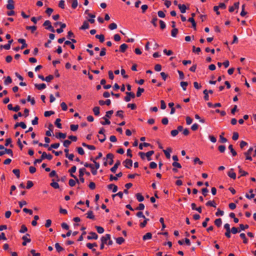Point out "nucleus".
Here are the masks:
<instances>
[{
    "label": "nucleus",
    "instance_id": "nucleus-1",
    "mask_svg": "<svg viewBox=\"0 0 256 256\" xmlns=\"http://www.w3.org/2000/svg\"><path fill=\"white\" fill-rule=\"evenodd\" d=\"M43 26H45L46 28L50 30V32H55V30L52 26L51 22L50 20H46L43 24Z\"/></svg>",
    "mask_w": 256,
    "mask_h": 256
},
{
    "label": "nucleus",
    "instance_id": "nucleus-2",
    "mask_svg": "<svg viewBox=\"0 0 256 256\" xmlns=\"http://www.w3.org/2000/svg\"><path fill=\"white\" fill-rule=\"evenodd\" d=\"M76 168L75 166H72L70 169L68 170V172L70 173V175L72 177L74 178L78 183H79V180L77 177L73 174L76 172Z\"/></svg>",
    "mask_w": 256,
    "mask_h": 256
},
{
    "label": "nucleus",
    "instance_id": "nucleus-3",
    "mask_svg": "<svg viewBox=\"0 0 256 256\" xmlns=\"http://www.w3.org/2000/svg\"><path fill=\"white\" fill-rule=\"evenodd\" d=\"M126 96L124 97V100L128 102L130 100L131 98H135V94L132 92H126Z\"/></svg>",
    "mask_w": 256,
    "mask_h": 256
},
{
    "label": "nucleus",
    "instance_id": "nucleus-4",
    "mask_svg": "<svg viewBox=\"0 0 256 256\" xmlns=\"http://www.w3.org/2000/svg\"><path fill=\"white\" fill-rule=\"evenodd\" d=\"M124 166L128 168H130L132 165V161L130 159H126L124 162Z\"/></svg>",
    "mask_w": 256,
    "mask_h": 256
},
{
    "label": "nucleus",
    "instance_id": "nucleus-5",
    "mask_svg": "<svg viewBox=\"0 0 256 256\" xmlns=\"http://www.w3.org/2000/svg\"><path fill=\"white\" fill-rule=\"evenodd\" d=\"M253 150V148L250 147L247 152H244V154L246 156V160H252V158L250 156L252 151Z\"/></svg>",
    "mask_w": 256,
    "mask_h": 256
},
{
    "label": "nucleus",
    "instance_id": "nucleus-6",
    "mask_svg": "<svg viewBox=\"0 0 256 256\" xmlns=\"http://www.w3.org/2000/svg\"><path fill=\"white\" fill-rule=\"evenodd\" d=\"M114 156L112 153H109L106 154V160H108V164L110 165H112L114 163Z\"/></svg>",
    "mask_w": 256,
    "mask_h": 256
},
{
    "label": "nucleus",
    "instance_id": "nucleus-7",
    "mask_svg": "<svg viewBox=\"0 0 256 256\" xmlns=\"http://www.w3.org/2000/svg\"><path fill=\"white\" fill-rule=\"evenodd\" d=\"M220 8H224V2H221L219 4L218 6H214V10L216 12V14L219 15L220 14L218 9Z\"/></svg>",
    "mask_w": 256,
    "mask_h": 256
},
{
    "label": "nucleus",
    "instance_id": "nucleus-8",
    "mask_svg": "<svg viewBox=\"0 0 256 256\" xmlns=\"http://www.w3.org/2000/svg\"><path fill=\"white\" fill-rule=\"evenodd\" d=\"M4 151H0V156H2L5 154H10L12 156H13L12 150L11 149H8L5 148Z\"/></svg>",
    "mask_w": 256,
    "mask_h": 256
},
{
    "label": "nucleus",
    "instance_id": "nucleus-9",
    "mask_svg": "<svg viewBox=\"0 0 256 256\" xmlns=\"http://www.w3.org/2000/svg\"><path fill=\"white\" fill-rule=\"evenodd\" d=\"M98 238V235L94 232H90L87 236L88 240H96Z\"/></svg>",
    "mask_w": 256,
    "mask_h": 256
},
{
    "label": "nucleus",
    "instance_id": "nucleus-10",
    "mask_svg": "<svg viewBox=\"0 0 256 256\" xmlns=\"http://www.w3.org/2000/svg\"><path fill=\"white\" fill-rule=\"evenodd\" d=\"M108 240H110V234H106L100 238L101 242L106 244H108Z\"/></svg>",
    "mask_w": 256,
    "mask_h": 256
},
{
    "label": "nucleus",
    "instance_id": "nucleus-11",
    "mask_svg": "<svg viewBox=\"0 0 256 256\" xmlns=\"http://www.w3.org/2000/svg\"><path fill=\"white\" fill-rule=\"evenodd\" d=\"M41 158L42 160L46 158L48 160H51L52 158V156L50 154H47L46 152H43L41 156Z\"/></svg>",
    "mask_w": 256,
    "mask_h": 256
},
{
    "label": "nucleus",
    "instance_id": "nucleus-12",
    "mask_svg": "<svg viewBox=\"0 0 256 256\" xmlns=\"http://www.w3.org/2000/svg\"><path fill=\"white\" fill-rule=\"evenodd\" d=\"M8 4L6 5V8L10 10H12L14 8V2L13 0H8Z\"/></svg>",
    "mask_w": 256,
    "mask_h": 256
},
{
    "label": "nucleus",
    "instance_id": "nucleus-13",
    "mask_svg": "<svg viewBox=\"0 0 256 256\" xmlns=\"http://www.w3.org/2000/svg\"><path fill=\"white\" fill-rule=\"evenodd\" d=\"M120 164V162L118 160L116 162V164L113 167H112L110 168V171L112 172L113 173H115L117 168H118V166Z\"/></svg>",
    "mask_w": 256,
    "mask_h": 256
},
{
    "label": "nucleus",
    "instance_id": "nucleus-14",
    "mask_svg": "<svg viewBox=\"0 0 256 256\" xmlns=\"http://www.w3.org/2000/svg\"><path fill=\"white\" fill-rule=\"evenodd\" d=\"M18 42L22 44V46L20 47V49L22 50L28 46V44L26 42V40L23 38H19L18 40Z\"/></svg>",
    "mask_w": 256,
    "mask_h": 256
},
{
    "label": "nucleus",
    "instance_id": "nucleus-15",
    "mask_svg": "<svg viewBox=\"0 0 256 256\" xmlns=\"http://www.w3.org/2000/svg\"><path fill=\"white\" fill-rule=\"evenodd\" d=\"M239 2H235L234 6H231L229 8L230 12H232L235 9H238L239 7Z\"/></svg>",
    "mask_w": 256,
    "mask_h": 256
},
{
    "label": "nucleus",
    "instance_id": "nucleus-16",
    "mask_svg": "<svg viewBox=\"0 0 256 256\" xmlns=\"http://www.w3.org/2000/svg\"><path fill=\"white\" fill-rule=\"evenodd\" d=\"M98 104L100 106H103L104 104H106L107 106H110L111 104V101L110 99H108L105 101H104L103 100H100L98 101Z\"/></svg>",
    "mask_w": 256,
    "mask_h": 256
},
{
    "label": "nucleus",
    "instance_id": "nucleus-17",
    "mask_svg": "<svg viewBox=\"0 0 256 256\" xmlns=\"http://www.w3.org/2000/svg\"><path fill=\"white\" fill-rule=\"evenodd\" d=\"M172 148H167L166 150H163L164 152V153L166 156L167 158H170V152H172Z\"/></svg>",
    "mask_w": 256,
    "mask_h": 256
},
{
    "label": "nucleus",
    "instance_id": "nucleus-18",
    "mask_svg": "<svg viewBox=\"0 0 256 256\" xmlns=\"http://www.w3.org/2000/svg\"><path fill=\"white\" fill-rule=\"evenodd\" d=\"M228 175L232 178L234 180L236 178V174L232 168L228 172Z\"/></svg>",
    "mask_w": 256,
    "mask_h": 256
},
{
    "label": "nucleus",
    "instance_id": "nucleus-19",
    "mask_svg": "<svg viewBox=\"0 0 256 256\" xmlns=\"http://www.w3.org/2000/svg\"><path fill=\"white\" fill-rule=\"evenodd\" d=\"M108 188L109 190H112L113 192H116L118 190V186L114 184H110L108 186Z\"/></svg>",
    "mask_w": 256,
    "mask_h": 256
},
{
    "label": "nucleus",
    "instance_id": "nucleus-20",
    "mask_svg": "<svg viewBox=\"0 0 256 256\" xmlns=\"http://www.w3.org/2000/svg\"><path fill=\"white\" fill-rule=\"evenodd\" d=\"M178 8L180 9V12L182 14L185 13L186 10V7L185 4H178Z\"/></svg>",
    "mask_w": 256,
    "mask_h": 256
},
{
    "label": "nucleus",
    "instance_id": "nucleus-21",
    "mask_svg": "<svg viewBox=\"0 0 256 256\" xmlns=\"http://www.w3.org/2000/svg\"><path fill=\"white\" fill-rule=\"evenodd\" d=\"M89 26H89V24H88V22L87 20H85L83 22V24L81 26V27H80V29L82 30H86V29L88 28Z\"/></svg>",
    "mask_w": 256,
    "mask_h": 256
},
{
    "label": "nucleus",
    "instance_id": "nucleus-22",
    "mask_svg": "<svg viewBox=\"0 0 256 256\" xmlns=\"http://www.w3.org/2000/svg\"><path fill=\"white\" fill-rule=\"evenodd\" d=\"M34 86L38 90H42L46 88V85L44 83L40 84H35Z\"/></svg>",
    "mask_w": 256,
    "mask_h": 256
},
{
    "label": "nucleus",
    "instance_id": "nucleus-23",
    "mask_svg": "<svg viewBox=\"0 0 256 256\" xmlns=\"http://www.w3.org/2000/svg\"><path fill=\"white\" fill-rule=\"evenodd\" d=\"M154 150H150L147 152L146 153H145V155L146 156V158L148 161H150L152 160L151 156L154 154Z\"/></svg>",
    "mask_w": 256,
    "mask_h": 256
},
{
    "label": "nucleus",
    "instance_id": "nucleus-24",
    "mask_svg": "<svg viewBox=\"0 0 256 256\" xmlns=\"http://www.w3.org/2000/svg\"><path fill=\"white\" fill-rule=\"evenodd\" d=\"M128 45L126 44H123L120 46V51L122 52H124L128 48Z\"/></svg>",
    "mask_w": 256,
    "mask_h": 256
},
{
    "label": "nucleus",
    "instance_id": "nucleus-25",
    "mask_svg": "<svg viewBox=\"0 0 256 256\" xmlns=\"http://www.w3.org/2000/svg\"><path fill=\"white\" fill-rule=\"evenodd\" d=\"M152 238V234L150 232H147L146 234H144L142 237V240H150Z\"/></svg>",
    "mask_w": 256,
    "mask_h": 256
},
{
    "label": "nucleus",
    "instance_id": "nucleus-26",
    "mask_svg": "<svg viewBox=\"0 0 256 256\" xmlns=\"http://www.w3.org/2000/svg\"><path fill=\"white\" fill-rule=\"evenodd\" d=\"M214 224L218 226V228H220L222 224V220L221 218H217L214 220Z\"/></svg>",
    "mask_w": 256,
    "mask_h": 256
},
{
    "label": "nucleus",
    "instance_id": "nucleus-27",
    "mask_svg": "<svg viewBox=\"0 0 256 256\" xmlns=\"http://www.w3.org/2000/svg\"><path fill=\"white\" fill-rule=\"evenodd\" d=\"M228 148L230 150V152L232 153V154L233 156H236L237 153H236V151L233 148L232 145L230 144L228 146Z\"/></svg>",
    "mask_w": 256,
    "mask_h": 256
},
{
    "label": "nucleus",
    "instance_id": "nucleus-28",
    "mask_svg": "<svg viewBox=\"0 0 256 256\" xmlns=\"http://www.w3.org/2000/svg\"><path fill=\"white\" fill-rule=\"evenodd\" d=\"M188 21L190 22L192 24V28L196 30V22L193 18H188Z\"/></svg>",
    "mask_w": 256,
    "mask_h": 256
},
{
    "label": "nucleus",
    "instance_id": "nucleus-29",
    "mask_svg": "<svg viewBox=\"0 0 256 256\" xmlns=\"http://www.w3.org/2000/svg\"><path fill=\"white\" fill-rule=\"evenodd\" d=\"M136 199L140 202H142L144 200V197L140 193L136 194Z\"/></svg>",
    "mask_w": 256,
    "mask_h": 256
},
{
    "label": "nucleus",
    "instance_id": "nucleus-30",
    "mask_svg": "<svg viewBox=\"0 0 256 256\" xmlns=\"http://www.w3.org/2000/svg\"><path fill=\"white\" fill-rule=\"evenodd\" d=\"M100 108L98 106H95L93 108L92 110L94 115L98 116L100 114Z\"/></svg>",
    "mask_w": 256,
    "mask_h": 256
},
{
    "label": "nucleus",
    "instance_id": "nucleus-31",
    "mask_svg": "<svg viewBox=\"0 0 256 256\" xmlns=\"http://www.w3.org/2000/svg\"><path fill=\"white\" fill-rule=\"evenodd\" d=\"M87 214V218H90V219H92V220H94V214H93V212L92 211H88V213L86 214Z\"/></svg>",
    "mask_w": 256,
    "mask_h": 256
},
{
    "label": "nucleus",
    "instance_id": "nucleus-32",
    "mask_svg": "<svg viewBox=\"0 0 256 256\" xmlns=\"http://www.w3.org/2000/svg\"><path fill=\"white\" fill-rule=\"evenodd\" d=\"M66 135L65 133L58 132V134L56 135V137L58 138H62L64 139L66 138Z\"/></svg>",
    "mask_w": 256,
    "mask_h": 256
},
{
    "label": "nucleus",
    "instance_id": "nucleus-33",
    "mask_svg": "<svg viewBox=\"0 0 256 256\" xmlns=\"http://www.w3.org/2000/svg\"><path fill=\"white\" fill-rule=\"evenodd\" d=\"M96 38L98 39L100 42H103L104 40V36L103 34H96Z\"/></svg>",
    "mask_w": 256,
    "mask_h": 256
},
{
    "label": "nucleus",
    "instance_id": "nucleus-34",
    "mask_svg": "<svg viewBox=\"0 0 256 256\" xmlns=\"http://www.w3.org/2000/svg\"><path fill=\"white\" fill-rule=\"evenodd\" d=\"M239 173L241 174L240 176H246L248 174V173L243 170L240 166H238Z\"/></svg>",
    "mask_w": 256,
    "mask_h": 256
},
{
    "label": "nucleus",
    "instance_id": "nucleus-35",
    "mask_svg": "<svg viewBox=\"0 0 256 256\" xmlns=\"http://www.w3.org/2000/svg\"><path fill=\"white\" fill-rule=\"evenodd\" d=\"M26 29L27 30H31L32 33H34L36 30V26H26Z\"/></svg>",
    "mask_w": 256,
    "mask_h": 256
},
{
    "label": "nucleus",
    "instance_id": "nucleus-36",
    "mask_svg": "<svg viewBox=\"0 0 256 256\" xmlns=\"http://www.w3.org/2000/svg\"><path fill=\"white\" fill-rule=\"evenodd\" d=\"M55 248L57 250L58 252H60L64 250L63 248H62L59 243H56L55 244Z\"/></svg>",
    "mask_w": 256,
    "mask_h": 256
},
{
    "label": "nucleus",
    "instance_id": "nucleus-37",
    "mask_svg": "<svg viewBox=\"0 0 256 256\" xmlns=\"http://www.w3.org/2000/svg\"><path fill=\"white\" fill-rule=\"evenodd\" d=\"M178 29L176 28H174L171 32V35L172 37H176L178 33Z\"/></svg>",
    "mask_w": 256,
    "mask_h": 256
},
{
    "label": "nucleus",
    "instance_id": "nucleus-38",
    "mask_svg": "<svg viewBox=\"0 0 256 256\" xmlns=\"http://www.w3.org/2000/svg\"><path fill=\"white\" fill-rule=\"evenodd\" d=\"M61 120L60 118H56V121H55V122H54V124H56V126L59 128H62V124L60 123Z\"/></svg>",
    "mask_w": 256,
    "mask_h": 256
},
{
    "label": "nucleus",
    "instance_id": "nucleus-39",
    "mask_svg": "<svg viewBox=\"0 0 256 256\" xmlns=\"http://www.w3.org/2000/svg\"><path fill=\"white\" fill-rule=\"evenodd\" d=\"M144 222H141L140 224V227L142 228H144V227H145L147 224L149 220V219L146 218H144Z\"/></svg>",
    "mask_w": 256,
    "mask_h": 256
},
{
    "label": "nucleus",
    "instance_id": "nucleus-40",
    "mask_svg": "<svg viewBox=\"0 0 256 256\" xmlns=\"http://www.w3.org/2000/svg\"><path fill=\"white\" fill-rule=\"evenodd\" d=\"M144 89L143 88H141L140 87H138V91H137V92H136V96L137 97H140L141 94H142V93L143 92H144Z\"/></svg>",
    "mask_w": 256,
    "mask_h": 256
},
{
    "label": "nucleus",
    "instance_id": "nucleus-41",
    "mask_svg": "<svg viewBox=\"0 0 256 256\" xmlns=\"http://www.w3.org/2000/svg\"><path fill=\"white\" fill-rule=\"evenodd\" d=\"M124 242V239L122 237H118L116 238V242L118 244H122Z\"/></svg>",
    "mask_w": 256,
    "mask_h": 256
},
{
    "label": "nucleus",
    "instance_id": "nucleus-42",
    "mask_svg": "<svg viewBox=\"0 0 256 256\" xmlns=\"http://www.w3.org/2000/svg\"><path fill=\"white\" fill-rule=\"evenodd\" d=\"M12 82V80L10 78V76H8L6 78V79L4 80V83L6 85H8V84H10Z\"/></svg>",
    "mask_w": 256,
    "mask_h": 256
},
{
    "label": "nucleus",
    "instance_id": "nucleus-43",
    "mask_svg": "<svg viewBox=\"0 0 256 256\" xmlns=\"http://www.w3.org/2000/svg\"><path fill=\"white\" fill-rule=\"evenodd\" d=\"M12 172L18 178L20 177V171L18 169H14L12 170Z\"/></svg>",
    "mask_w": 256,
    "mask_h": 256
},
{
    "label": "nucleus",
    "instance_id": "nucleus-44",
    "mask_svg": "<svg viewBox=\"0 0 256 256\" xmlns=\"http://www.w3.org/2000/svg\"><path fill=\"white\" fill-rule=\"evenodd\" d=\"M158 20V18L156 16H153L152 20L151 21L152 24L154 25V26L156 27L157 26L156 22Z\"/></svg>",
    "mask_w": 256,
    "mask_h": 256
},
{
    "label": "nucleus",
    "instance_id": "nucleus-45",
    "mask_svg": "<svg viewBox=\"0 0 256 256\" xmlns=\"http://www.w3.org/2000/svg\"><path fill=\"white\" fill-rule=\"evenodd\" d=\"M240 236L242 239H243V242L244 244L248 243V239L246 238V235L244 233H241Z\"/></svg>",
    "mask_w": 256,
    "mask_h": 256
},
{
    "label": "nucleus",
    "instance_id": "nucleus-46",
    "mask_svg": "<svg viewBox=\"0 0 256 256\" xmlns=\"http://www.w3.org/2000/svg\"><path fill=\"white\" fill-rule=\"evenodd\" d=\"M95 228L98 233L102 234L104 232V229L102 227L100 226H96Z\"/></svg>",
    "mask_w": 256,
    "mask_h": 256
},
{
    "label": "nucleus",
    "instance_id": "nucleus-47",
    "mask_svg": "<svg viewBox=\"0 0 256 256\" xmlns=\"http://www.w3.org/2000/svg\"><path fill=\"white\" fill-rule=\"evenodd\" d=\"M180 84V86L184 90H186V86L188 85V83L186 82H181Z\"/></svg>",
    "mask_w": 256,
    "mask_h": 256
},
{
    "label": "nucleus",
    "instance_id": "nucleus-48",
    "mask_svg": "<svg viewBox=\"0 0 256 256\" xmlns=\"http://www.w3.org/2000/svg\"><path fill=\"white\" fill-rule=\"evenodd\" d=\"M27 230H28V228H27L26 226L25 225L23 224L21 226L19 232L20 233H24Z\"/></svg>",
    "mask_w": 256,
    "mask_h": 256
},
{
    "label": "nucleus",
    "instance_id": "nucleus-49",
    "mask_svg": "<svg viewBox=\"0 0 256 256\" xmlns=\"http://www.w3.org/2000/svg\"><path fill=\"white\" fill-rule=\"evenodd\" d=\"M123 114H124L123 110H120L116 112V116H118V117L122 118H123L124 117Z\"/></svg>",
    "mask_w": 256,
    "mask_h": 256
},
{
    "label": "nucleus",
    "instance_id": "nucleus-50",
    "mask_svg": "<svg viewBox=\"0 0 256 256\" xmlns=\"http://www.w3.org/2000/svg\"><path fill=\"white\" fill-rule=\"evenodd\" d=\"M64 44L70 46L72 49L74 50L75 48V46L74 44H72L70 41L66 40L64 42Z\"/></svg>",
    "mask_w": 256,
    "mask_h": 256
},
{
    "label": "nucleus",
    "instance_id": "nucleus-51",
    "mask_svg": "<svg viewBox=\"0 0 256 256\" xmlns=\"http://www.w3.org/2000/svg\"><path fill=\"white\" fill-rule=\"evenodd\" d=\"M103 119L104 120V122H101L100 123L102 125L110 124V122L106 117H104Z\"/></svg>",
    "mask_w": 256,
    "mask_h": 256
},
{
    "label": "nucleus",
    "instance_id": "nucleus-52",
    "mask_svg": "<svg viewBox=\"0 0 256 256\" xmlns=\"http://www.w3.org/2000/svg\"><path fill=\"white\" fill-rule=\"evenodd\" d=\"M86 172L85 168H82L79 170V177L84 176V174Z\"/></svg>",
    "mask_w": 256,
    "mask_h": 256
},
{
    "label": "nucleus",
    "instance_id": "nucleus-53",
    "mask_svg": "<svg viewBox=\"0 0 256 256\" xmlns=\"http://www.w3.org/2000/svg\"><path fill=\"white\" fill-rule=\"evenodd\" d=\"M27 236H30V235L29 234H26V235L24 236H22V239L24 240V241L26 242H30L31 240H30V238H27Z\"/></svg>",
    "mask_w": 256,
    "mask_h": 256
},
{
    "label": "nucleus",
    "instance_id": "nucleus-54",
    "mask_svg": "<svg viewBox=\"0 0 256 256\" xmlns=\"http://www.w3.org/2000/svg\"><path fill=\"white\" fill-rule=\"evenodd\" d=\"M78 124H71L70 126V130L72 131H76L78 130Z\"/></svg>",
    "mask_w": 256,
    "mask_h": 256
},
{
    "label": "nucleus",
    "instance_id": "nucleus-55",
    "mask_svg": "<svg viewBox=\"0 0 256 256\" xmlns=\"http://www.w3.org/2000/svg\"><path fill=\"white\" fill-rule=\"evenodd\" d=\"M54 114V112L52 111V110H50V111H46L44 113V116L46 117H48V116H50L51 115H52V114Z\"/></svg>",
    "mask_w": 256,
    "mask_h": 256
},
{
    "label": "nucleus",
    "instance_id": "nucleus-56",
    "mask_svg": "<svg viewBox=\"0 0 256 256\" xmlns=\"http://www.w3.org/2000/svg\"><path fill=\"white\" fill-rule=\"evenodd\" d=\"M117 28V25L116 24L113 22V23H112L110 24L109 26H108V28L111 30H114V29H116Z\"/></svg>",
    "mask_w": 256,
    "mask_h": 256
},
{
    "label": "nucleus",
    "instance_id": "nucleus-57",
    "mask_svg": "<svg viewBox=\"0 0 256 256\" xmlns=\"http://www.w3.org/2000/svg\"><path fill=\"white\" fill-rule=\"evenodd\" d=\"M72 142L70 140H65L64 142V146L66 148H68L70 145L71 144Z\"/></svg>",
    "mask_w": 256,
    "mask_h": 256
},
{
    "label": "nucleus",
    "instance_id": "nucleus-58",
    "mask_svg": "<svg viewBox=\"0 0 256 256\" xmlns=\"http://www.w3.org/2000/svg\"><path fill=\"white\" fill-rule=\"evenodd\" d=\"M207 206L216 207L215 202L214 201L209 200L206 203Z\"/></svg>",
    "mask_w": 256,
    "mask_h": 256
},
{
    "label": "nucleus",
    "instance_id": "nucleus-59",
    "mask_svg": "<svg viewBox=\"0 0 256 256\" xmlns=\"http://www.w3.org/2000/svg\"><path fill=\"white\" fill-rule=\"evenodd\" d=\"M204 92V99L206 100H209V96H208V91L207 90H204L203 92Z\"/></svg>",
    "mask_w": 256,
    "mask_h": 256
},
{
    "label": "nucleus",
    "instance_id": "nucleus-60",
    "mask_svg": "<svg viewBox=\"0 0 256 256\" xmlns=\"http://www.w3.org/2000/svg\"><path fill=\"white\" fill-rule=\"evenodd\" d=\"M60 106H61L62 110L64 111L68 109L67 105L64 102H62L60 104Z\"/></svg>",
    "mask_w": 256,
    "mask_h": 256
},
{
    "label": "nucleus",
    "instance_id": "nucleus-61",
    "mask_svg": "<svg viewBox=\"0 0 256 256\" xmlns=\"http://www.w3.org/2000/svg\"><path fill=\"white\" fill-rule=\"evenodd\" d=\"M77 152L80 155H84V152L83 148L81 147L77 148Z\"/></svg>",
    "mask_w": 256,
    "mask_h": 256
},
{
    "label": "nucleus",
    "instance_id": "nucleus-62",
    "mask_svg": "<svg viewBox=\"0 0 256 256\" xmlns=\"http://www.w3.org/2000/svg\"><path fill=\"white\" fill-rule=\"evenodd\" d=\"M34 186V184H33L32 182V181H31V180H28V181L27 182V184H26V188H28V189H30V188L32 186Z\"/></svg>",
    "mask_w": 256,
    "mask_h": 256
},
{
    "label": "nucleus",
    "instance_id": "nucleus-63",
    "mask_svg": "<svg viewBox=\"0 0 256 256\" xmlns=\"http://www.w3.org/2000/svg\"><path fill=\"white\" fill-rule=\"evenodd\" d=\"M114 113L112 110H110L106 112V114L104 117L110 118L112 114Z\"/></svg>",
    "mask_w": 256,
    "mask_h": 256
},
{
    "label": "nucleus",
    "instance_id": "nucleus-64",
    "mask_svg": "<svg viewBox=\"0 0 256 256\" xmlns=\"http://www.w3.org/2000/svg\"><path fill=\"white\" fill-rule=\"evenodd\" d=\"M74 34L72 31L70 30V31L68 32V35H67V38L68 39L70 40L72 38H74Z\"/></svg>",
    "mask_w": 256,
    "mask_h": 256
}]
</instances>
